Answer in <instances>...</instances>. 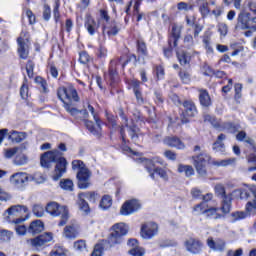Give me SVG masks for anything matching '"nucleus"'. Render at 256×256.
<instances>
[{
	"instance_id": "nucleus-1",
	"label": "nucleus",
	"mask_w": 256,
	"mask_h": 256,
	"mask_svg": "<svg viewBox=\"0 0 256 256\" xmlns=\"http://www.w3.org/2000/svg\"><path fill=\"white\" fill-rule=\"evenodd\" d=\"M56 162V167L53 174V180L59 181L65 173H67V160L63 158V154L59 150L45 152L41 156L40 163L43 167L48 169L51 163Z\"/></svg>"
},
{
	"instance_id": "nucleus-2",
	"label": "nucleus",
	"mask_w": 256,
	"mask_h": 256,
	"mask_svg": "<svg viewBox=\"0 0 256 256\" xmlns=\"http://www.w3.org/2000/svg\"><path fill=\"white\" fill-rule=\"evenodd\" d=\"M58 98L62 103H64V107L70 115L75 117V115H79V111L77 108L73 107L71 103L73 101L75 103L79 102V95L77 94V90L73 85H68L66 87H60L57 92Z\"/></svg>"
},
{
	"instance_id": "nucleus-3",
	"label": "nucleus",
	"mask_w": 256,
	"mask_h": 256,
	"mask_svg": "<svg viewBox=\"0 0 256 256\" xmlns=\"http://www.w3.org/2000/svg\"><path fill=\"white\" fill-rule=\"evenodd\" d=\"M129 233V226L125 223H117L112 226V232L107 238L109 247H117V245H123L125 235Z\"/></svg>"
},
{
	"instance_id": "nucleus-4",
	"label": "nucleus",
	"mask_w": 256,
	"mask_h": 256,
	"mask_svg": "<svg viewBox=\"0 0 256 256\" xmlns=\"http://www.w3.org/2000/svg\"><path fill=\"white\" fill-rule=\"evenodd\" d=\"M72 169L77 170V179L79 189H87L91 185V172L81 160H74L72 162Z\"/></svg>"
},
{
	"instance_id": "nucleus-5",
	"label": "nucleus",
	"mask_w": 256,
	"mask_h": 256,
	"mask_svg": "<svg viewBox=\"0 0 256 256\" xmlns=\"http://www.w3.org/2000/svg\"><path fill=\"white\" fill-rule=\"evenodd\" d=\"M29 181H35L36 183L41 184L45 183V177H43L41 174L31 176L25 172H17L10 177V183L18 189L25 187Z\"/></svg>"
},
{
	"instance_id": "nucleus-6",
	"label": "nucleus",
	"mask_w": 256,
	"mask_h": 256,
	"mask_svg": "<svg viewBox=\"0 0 256 256\" xmlns=\"http://www.w3.org/2000/svg\"><path fill=\"white\" fill-rule=\"evenodd\" d=\"M45 210L51 217L61 216V220L58 224L59 227L67 225V221H69V208H67V206H61L57 202H50L46 205Z\"/></svg>"
},
{
	"instance_id": "nucleus-7",
	"label": "nucleus",
	"mask_w": 256,
	"mask_h": 256,
	"mask_svg": "<svg viewBox=\"0 0 256 256\" xmlns=\"http://www.w3.org/2000/svg\"><path fill=\"white\" fill-rule=\"evenodd\" d=\"M157 163L159 165H162V167H165V165H167V163H165V161L160 157H154L152 160H147L146 169L150 173V177L152 179H155V173H157L159 177H161V179H163L164 181H168L169 176L167 175V170L159 167L155 168V164Z\"/></svg>"
},
{
	"instance_id": "nucleus-8",
	"label": "nucleus",
	"mask_w": 256,
	"mask_h": 256,
	"mask_svg": "<svg viewBox=\"0 0 256 256\" xmlns=\"http://www.w3.org/2000/svg\"><path fill=\"white\" fill-rule=\"evenodd\" d=\"M51 241H53V233L45 232L35 238L29 239L27 243L33 251H43Z\"/></svg>"
},
{
	"instance_id": "nucleus-9",
	"label": "nucleus",
	"mask_w": 256,
	"mask_h": 256,
	"mask_svg": "<svg viewBox=\"0 0 256 256\" xmlns=\"http://www.w3.org/2000/svg\"><path fill=\"white\" fill-rule=\"evenodd\" d=\"M192 159L197 173L200 174L201 177H205V175H207V164L211 163V156L207 152L202 151L197 156H193Z\"/></svg>"
},
{
	"instance_id": "nucleus-10",
	"label": "nucleus",
	"mask_w": 256,
	"mask_h": 256,
	"mask_svg": "<svg viewBox=\"0 0 256 256\" xmlns=\"http://www.w3.org/2000/svg\"><path fill=\"white\" fill-rule=\"evenodd\" d=\"M215 193L218 195V197H221L222 200V206H221V213L223 215H227V213H231V193L229 195L225 194V187L222 184H217L215 186Z\"/></svg>"
},
{
	"instance_id": "nucleus-11",
	"label": "nucleus",
	"mask_w": 256,
	"mask_h": 256,
	"mask_svg": "<svg viewBox=\"0 0 256 256\" xmlns=\"http://www.w3.org/2000/svg\"><path fill=\"white\" fill-rule=\"evenodd\" d=\"M231 195L234 199H256V186H247L244 189H236Z\"/></svg>"
},
{
	"instance_id": "nucleus-12",
	"label": "nucleus",
	"mask_w": 256,
	"mask_h": 256,
	"mask_svg": "<svg viewBox=\"0 0 256 256\" xmlns=\"http://www.w3.org/2000/svg\"><path fill=\"white\" fill-rule=\"evenodd\" d=\"M184 247L191 255H201L203 253V242L196 238H189L184 242Z\"/></svg>"
},
{
	"instance_id": "nucleus-13",
	"label": "nucleus",
	"mask_w": 256,
	"mask_h": 256,
	"mask_svg": "<svg viewBox=\"0 0 256 256\" xmlns=\"http://www.w3.org/2000/svg\"><path fill=\"white\" fill-rule=\"evenodd\" d=\"M159 233V226L154 222H146L141 227L140 235L143 239H153Z\"/></svg>"
},
{
	"instance_id": "nucleus-14",
	"label": "nucleus",
	"mask_w": 256,
	"mask_h": 256,
	"mask_svg": "<svg viewBox=\"0 0 256 256\" xmlns=\"http://www.w3.org/2000/svg\"><path fill=\"white\" fill-rule=\"evenodd\" d=\"M86 111H89L94 118L96 125H93V122H86V127L93 135H99L101 133V123L99 122V118L97 117V112H95V108L91 106V104H87Z\"/></svg>"
},
{
	"instance_id": "nucleus-15",
	"label": "nucleus",
	"mask_w": 256,
	"mask_h": 256,
	"mask_svg": "<svg viewBox=\"0 0 256 256\" xmlns=\"http://www.w3.org/2000/svg\"><path fill=\"white\" fill-rule=\"evenodd\" d=\"M28 211L29 209L26 206L15 205L8 208L4 215L10 223H13V219H16L15 217H18L19 219L21 218V215L28 213Z\"/></svg>"
},
{
	"instance_id": "nucleus-16",
	"label": "nucleus",
	"mask_w": 256,
	"mask_h": 256,
	"mask_svg": "<svg viewBox=\"0 0 256 256\" xmlns=\"http://www.w3.org/2000/svg\"><path fill=\"white\" fill-rule=\"evenodd\" d=\"M18 42V53L21 59H26L29 56V38H27V34L22 32L20 37L17 39Z\"/></svg>"
},
{
	"instance_id": "nucleus-17",
	"label": "nucleus",
	"mask_w": 256,
	"mask_h": 256,
	"mask_svg": "<svg viewBox=\"0 0 256 256\" xmlns=\"http://www.w3.org/2000/svg\"><path fill=\"white\" fill-rule=\"evenodd\" d=\"M251 21V14L249 12H241L237 18L236 29H254L256 31V26H251L249 23Z\"/></svg>"
},
{
	"instance_id": "nucleus-18",
	"label": "nucleus",
	"mask_w": 256,
	"mask_h": 256,
	"mask_svg": "<svg viewBox=\"0 0 256 256\" xmlns=\"http://www.w3.org/2000/svg\"><path fill=\"white\" fill-rule=\"evenodd\" d=\"M204 123H210L212 127L215 129H218L219 131H223L224 129H233V123L227 122V123H221L220 120H217L215 116H211L209 114L204 115Z\"/></svg>"
},
{
	"instance_id": "nucleus-19",
	"label": "nucleus",
	"mask_w": 256,
	"mask_h": 256,
	"mask_svg": "<svg viewBox=\"0 0 256 256\" xmlns=\"http://www.w3.org/2000/svg\"><path fill=\"white\" fill-rule=\"evenodd\" d=\"M141 209V203H139L137 200H129L126 201L120 210L121 215H132V213H135V211H139Z\"/></svg>"
},
{
	"instance_id": "nucleus-20",
	"label": "nucleus",
	"mask_w": 256,
	"mask_h": 256,
	"mask_svg": "<svg viewBox=\"0 0 256 256\" xmlns=\"http://www.w3.org/2000/svg\"><path fill=\"white\" fill-rule=\"evenodd\" d=\"M183 106L185 108V113L182 117V123H189V118L187 117H195L197 114V108L195 107V104L193 102L185 101L183 103Z\"/></svg>"
},
{
	"instance_id": "nucleus-21",
	"label": "nucleus",
	"mask_w": 256,
	"mask_h": 256,
	"mask_svg": "<svg viewBox=\"0 0 256 256\" xmlns=\"http://www.w3.org/2000/svg\"><path fill=\"white\" fill-rule=\"evenodd\" d=\"M206 243L212 251H225V242L223 239L217 238L214 240L213 237H209Z\"/></svg>"
},
{
	"instance_id": "nucleus-22",
	"label": "nucleus",
	"mask_w": 256,
	"mask_h": 256,
	"mask_svg": "<svg viewBox=\"0 0 256 256\" xmlns=\"http://www.w3.org/2000/svg\"><path fill=\"white\" fill-rule=\"evenodd\" d=\"M45 230V224L41 220L32 221L28 227V233L37 235Z\"/></svg>"
},
{
	"instance_id": "nucleus-23",
	"label": "nucleus",
	"mask_w": 256,
	"mask_h": 256,
	"mask_svg": "<svg viewBox=\"0 0 256 256\" xmlns=\"http://www.w3.org/2000/svg\"><path fill=\"white\" fill-rule=\"evenodd\" d=\"M25 218H16L12 220V223L15 224L14 229L17 235L23 236L27 234V227L23 225Z\"/></svg>"
},
{
	"instance_id": "nucleus-24",
	"label": "nucleus",
	"mask_w": 256,
	"mask_h": 256,
	"mask_svg": "<svg viewBox=\"0 0 256 256\" xmlns=\"http://www.w3.org/2000/svg\"><path fill=\"white\" fill-rule=\"evenodd\" d=\"M164 144L168 145V147H174L175 149H185V144L177 137H166Z\"/></svg>"
},
{
	"instance_id": "nucleus-25",
	"label": "nucleus",
	"mask_w": 256,
	"mask_h": 256,
	"mask_svg": "<svg viewBox=\"0 0 256 256\" xmlns=\"http://www.w3.org/2000/svg\"><path fill=\"white\" fill-rule=\"evenodd\" d=\"M119 31H121V26H119L117 22H112L104 27V32L107 33L109 37H115Z\"/></svg>"
},
{
	"instance_id": "nucleus-26",
	"label": "nucleus",
	"mask_w": 256,
	"mask_h": 256,
	"mask_svg": "<svg viewBox=\"0 0 256 256\" xmlns=\"http://www.w3.org/2000/svg\"><path fill=\"white\" fill-rule=\"evenodd\" d=\"M13 161L15 165H26L27 161H29V158H27V155L25 152H23V148H18Z\"/></svg>"
},
{
	"instance_id": "nucleus-27",
	"label": "nucleus",
	"mask_w": 256,
	"mask_h": 256,
	"mask_svg": "<svg viewBox=\"0 0 256 256\" xmlns=\"http://www.w3.org/2000/svg\"><path fill=\"white\" fill-rule=\"evenodd\" d=\"M85 28L87 29L89 35H95V31L99 29V25L95 22L92 17H87L85 21Z\"/></svg>"
},
{
	"instance_id": "nucleus-28",
	"label": "nucleus",
	"mask_w": 256,
	"mask_h": 256,
	"mask_svg": "<svg viewBox=\"0 0 256 256\" xmlns=\"http://www.w3.org/2000/svg\"><path fill=\"white\" fill-rule=\"evenodd\" d=\"M225 139V134H220L216 142H214L213 144V150L217 151L218 153H225V144H223V141H225Z\"/></svg>"
},
{
	"instance_id": "nucleus-29",
	"label": "nucleus",
	"mask_w": 256,
	"mask_h": 256,
	"mask_svg": "<svg viewBox=\"0 0 256 256\" xmlns=\"http://www.w3.org/2000/svg\"><path fill=\"white\" fill-rule=\"evenodd\" d=\"M79 234L77 225H70L64 228V237L67 239H75Z\"/></svg>"
},
{
	"instance_id": "nucleus-30",
	"label": "nucleus",
	"mask_w": 256,
	"mask_h": 256,
	"mask_svg": "<svg viewBox=\"0 0 256 256\" xmlns=\"http://www.w3.org/2000/svg\"><path fill=\"white\" fill-rule=\"evenodd\" d=\"M199 101L203 107H209L211 105V96L207 90H199Z\"/></svg>"
},
{
	"instance_id": "nucleus-31",
	"label": "nucleus",
	"mask_w": 256,
	"mask_h": 256,
	"mask_svg": "<svg viewBox=\"0 0 256 256\" xmlns=\"http://www.w3.org/2000/svg\"><path fill=\"white\" fill-rule=\"evenodd\" d=\"M172 37L173 43L170 42V49L177 46V41H179V37H181V26L174 24L172 27Z\"/></svg>"
},
{
	"instance_id": "nucleus-32",
	"label": "nucleus",
	"mask_w": 256,
	"mask_h": 256,
	"mask_svg": "<svg viewBox=\"0 0 256 256\" xmlns=\"http://www.w3.org/2000/svg\"><path fill=\"white\" fill-rule=\"evenodd\" d=\"M26 138H27V134L25 132L12 131L9 134V139L13 143H21V141H25Z\"/></svg>"
},
{
	"instance_id": "nucleus-33",
	"label": "nucleus",
	"mask_w": 256,
	"mask_h": 256,
	"mask_svg": "<svg viewBox=\"0 0 256 256\" xmlns=\"http://www.w3.org/2000/svg\"><path fill=\"white\" fill-rule=\"evenodd\" d=\"M235 163H237V158H228L224 160L213 161L212 165L215 167H229L231 165H235Z\"/></svg>"
},
{
	"instance_id": "nucleus-34",
	"label": "nucleus",
	"mask_w": 256,
	"mask_h": 256,
	"mask_svg": "<svg viewBox=\"0 0 256 256\" xmlns=\"http://www.w3.org/2000/svg\"><path fill=\"white\" fill-rule=\"evenodd\" d=\"M111 205H113V199H111V196L104 195L99 204L100 209L107 211V209H110Z\"/></svg>"
},
{
	"instance_id": "nucleus-35",
	"label": "nucleus",
	"mask_w": 256,
	"mask_h": 256,
	"mask_svg": "<svg viewBox=\"0 0 256 256\" xmlns=\"http://www.w3.org/2000/svg\"><path fill=\"white\" fill-rule=\"evenodd\" d=\"M219 211H221V207L220 208H208L206 210V217H211L212 219H221V217H223V212L222 214L219 213Z\"/></svg>"
},
{
	"instance_id": "nucleus-36",
	"label": "nucleus",
	"mask_w": 256,
	"mask_h": 256,
	"mask_svg": "<svg viewBox=\"0 0 256 256\" xmlns=\"http://www.w3.org/2000/svg\"><path fill=\"white\" fill-rule=\"evenodd\" d=\"M243 219H247V213L244 211H236L230 215L231 223H237V221H243Z\"/></svg>"
},
{
	"instance_id": "nucleus-37",
	"label": "nucleus",
	"mask_w": 256,
	"mask_h": 256,
	"mask_svg": "<svg viewBox=\"0 0 256 256\" xmlns=\"http://www.w3.org/2000/svg\"><path fill=\"white\" fill-rule=\"evenodd\" d=\"M178 173H184L187 177H191L195 174V170L193 166L180 164L178 165Z\"/></svg>"
},
{
	"instance_id": "nucleus-38",
	"label": "nucleus",
	"mask_w": 256,
	"mask_h": 256,
	"mask_svg": "<svg viewBox=\"0 0 256 256\" xmlns=\"http://www.w3.org/2000/svg\"><path fill=\"white\" fill-rule=\"evenodd\" d=\"M78 199H87L90 203L97 201V193L95 192H82L78 194Z\"/></svg>"
},
{
	"instance_id": "nucleus-39",
	"label": "nucleus",
	"mask_w": 256,
	"mask_h": 256,
	"mask_svg": "<svg viewBox=\"0 0 256 256\" xmlns=\"http://www.w3.org/2000/svg\"><path fill=\"white\" fill-rule=\"evenodd\" d=\"M177 58L179 60L180 65H187L189 61H191V56L187 52H178L177 53Z\"/></svg>"
},
{
	"instance_id": "nucleus-40",
	"label": "nucleus",
	"mask_w": 256,
	"mask_h": 256,
	"mask_svg": "<svg viewBox=\"0 0 256 256\" xmlns=\"http://www.w3.org/2000/svg\"><path fill=\"white\" fill-rule=\"evenodd\" d=\"M199 11L203 17H207V15H209V2L205 0H200Z\"/></svg>"
},
{
	"instance_id": "nucleus-41",
	"label": "nucleus",
	"mask_w": 256,
	"mask_h": 256,
	"mask_svg": "<svg viewBox=\"0 0 256 256\" xmlns=\"http://www.w3.org/2000/svg\"><path fill=\"white\" fill-rule=\"evenodd\" d=\"M74 249L79 253H85L87 251V242L85 240H77L74 242Z\"/></svg>"
},
{
	"instance_id": "nucleus-42",
	"label": "nucleus",
	"mask_w": 256,
	"mask_h": 256,
	"mask_svg": "<svg viewBox=\"0 0 256 256\" xmlns=\"http://www.w3.org/2000/svg\"><path fill=\"white\" fill-rule=\"evenodd\" d=\"M60 187L61 189H63L64 191H73V180L71 179H63L60 181Z\"/></svg>"
},
{
	"instance_id": "nucleus-43",
	"label": "nucleus",
	"mask_w": 256,
	"mask_h": 256,
	"mask_svg": "<svg viewBox=\"0 0 256 256\" xmlns=\"http://www.w3.org/2000/svg\"><path fill=\"white\" fill-rule=\"evenodd\" d=\"M32 212L35 217L41 218L45 215V208L41 204H36L33 206Z\"/></svg>"
},
{
	"instance_id": "nucleus-44",
	"label": "nucleus",
	"mask_w": 256,
	"mask_h": 256,
	"mask_svg": "<svg viewBox=\"0 0 256 256\" xmlns=\"http://www.w3.org/2000/svg\"><path fill=\"white\" fill-rule=\"evenodd\" d=\"M128 128V133L132 139V141H137V139L139 138V128L135 125L133 126H126Z\"/></svg>"
},
{
	"instance_id": "nucleus-45",
	"label": "nucleus",
	"mask_w": 256,
	"mask_h": 256,
	"mask_svg": "<svg viewBox=\"0 0 256 256\" xmlns=\"http://www.w3.org/2000/svg\"><path fill=\"white\" fill-rule=\"evenodd\" d=\"M50 256H67V250L61 246H55L51 251Z\"/></svg>"
},
{
	"instance_id": "nucleus-46",
	"label": "nucleus",
	"mask_w": 256,
	"mask_h": 256,
	"mask_svg": "<svg viewBox=\"0 0 256 256\" xmlns=\"http://www.w3.org/2000/svg\"><path fill=\"white\" fill-rule=\"evenodd\" d=\"M207 204L206 203H200L196 207H194V211L196 215H206L207 214Z\"/></svg>"
},
{
	"instance_id": "nucleus-47",
	"label": "nucleus",
	"mask_w": 256,
	"mask_h": 256,
	"mask_svg": "<svg viewBox=\"0 0 256 256\" xmlns=\"http://www.w3.org/2000/svg\"><path fill=\"white\" fill-rule=\"evenodd\" d=\"M137 51L138 53H141L142 55H147V45L145 44V41L142 39H139L137 41Z\"/></svg>"
},
{
	"instance_id": "nucleus-48",
	"label": "nucleus",
	"mask_w": 256,
	"mask_h": 256,
	"mask_svg": "<svg viewBox=\"0 0 256 256\" xmlns=\"http://www.w3.org/2000/svg\"><path fill=\"white\" fill-rule=\"evenodd\" d=\"M246 211L250 215H255V213H256V198H254L253 201H250L246 204Z\"/></svg>"
},
{
	"instance_id": "nucleus-49",
	"label": "nucleus",
	"mask_w": 256,
	"mask_h": 256,
	"mask_svg": "<svg viewBox=\"0 0 256 256\" xmlns=\"http://www.w3.org/2000/svg\"><path fill=\"white\" fill-rule=\"evenodd\" d=\"M17 151H19L18 147L5 149L4 150V157L6 159H11L12 157H15L17 155Z\"/></svg>"
},
{
	"instance_id": "nucleus-50",
	"label": "nucleus",
	"mask_w": 256,
	"mask_h": 256,
	"mask_svg": "<svg viewBox=\"0 0 256 256\" xmlns=\"http://www.w3.org/2000/svg\"><path fill=\"white\" fill-rule=\"evenodd\" d=\"M78 205L81 211H83L84 213H89V203H87L84 198H79Z\"/></svg>"
},
{
	"instance_id": "nucleus-51",
	"label": "nucleus",
	"mask_w": 256,
	"mask_h": 256,
	"mask_svg": "<svg viewBox=\"0 0 256 256\" xmlns=\"http://www.w3.org/2000/svg\"><path fill=\"white\" fill-rule=\"evenodd\" d=\"M130 255L132 256H143L145 255V250L142 247H135L129 250Z\"/></svg>"
},
{
	"instance_id": "nucleus-52",
	"label": "nucleus",
	"mask_w": 256,
	"mask_h": 256,
	"mask_svg": "<svg viewBox=\"0 0 256 256\" xmlns=\"http://www.w3.org/2000/svg\"><path fill=\"white\" fill-rule=\"evenodd\" d=\"M229 31V27L225 23H219L218 24V32L222 37H225Z\"/></svg>"
},
{
	"instance_id": "nucleus-53",
	"label": "nucleus",
	"mask_w": 256,
	"mask_h": 256,
	"mask_svg": "<svg viewBox=\"0 0 256 256\" xmlns=\"http://www.w3.org/2000/svg\"><path fill=\"white\" fill-rule=\"evenodd\" d=\"M201 72L203 75H206L207 77H211V75L214 74L213 69L208 64H204L201 68Z\"/></svg>"
},
{
	"instance_id": "nucleus-54",
	"label": "nucleus",
	"mask_w": 256,
	"mask_h": 256,
	"mask_svg": "<svg viewBox=\"0 0 256 256\" xmlns=\"http://www.w3.org/2000/svg\"><path fill=\"white\" fill-rule=\"evenodd\" d=\"M203 43L207 53H213V47H211V38H209V36L204 37Z\"/></svg>"
},
{
	"instance_id": "nucleus-55",
	"label": "nucleus",
	"mask_w": 256,
	"mask_h": 256,
	"mask_svg": "<svg viewBox=\"0 0 256 256\" xmlns=\"http://www.w3.org/2000/svg\"><path fill=\"white\" fill-rule=\"evenodd\" d=\"M2 241H11V237H13V232L9 230H3L0 234Z\"/></svg>"
},
{
	"instance_id": "nucleus-56",
	"label": "nucleus",
	"mask_w": 256,
	"mask_h": 256,
	"mask_svg": "<svg viewBox=\"0 0 256 256\" xmlns=\"http://www.w3.org/2000/svg\"><path fill=\"white\" fill-rule=\"evenodd\" d=\"M35 83L40 85L43 93H47V82L45 80H43L41 77H36L35 78Z\"/></svg>"
},
{
	"instance_id": "nucleus-57",
	"label": "nucleus",
	"mask_w": 256,
	"mask_h": 256,
	"mask_svg": "<svg viewBox=\"0 0 256 256\" xmlns=\"http://www.w3.org/2000/svg\"><path fill=\"white\" fill-rule=\"evenodd\" d=\"M164 157H166V159L169 161H177V153L171 150H166L164 152Z\"/></svg>"
},
{
	"instance_id": "nucleus-58",
	"label": "nucleus",
	"mask_w": 256,
	"mask_h": 256,
	"mask_svg": "<svg viewBox=\"0 0 256 256\" xmlns=\"http://www.w3.org/2000/svg\"><path fill=\"white\" fill-rule=\"evenodd\" d=\"M20 97L23 99H27L29 97V86L27 84H23L20 88Z\"/></svg>"
},
{
	"instance_id": "nucleus-59",
	"label": "nucleus",
	"mask_w": 256,
	"mask_h": 256,
	"mask_svg": "<svg viewBox=\"0 0 256 256\" xmlns=\"http://www.w3.org/2000/svg\"><path fill=\"white\" fill-rule=\"evenodd\" d=\"M90 59H91V58L89 57V54H87V52H81V53H80L79 61H80V63H82L83 65H86V63H89Z\"/></svg>"
},
{
	"instance_id": "nucleus-60",
	"label": "nucleus",
	"mask_w": 256,
	"mask_h": 256,
	"mask_svg": "<svg viewBox=\"0 0 256 256\" xmlns=\"http://www.w3.org/2000/svg\"><path fill=\"white\" fill-rule=\"evenodd\" d=\"M180 78L186 85L191 83V75L187 72H180Z\"/></svg>"
},
{
	"instance_id": "nucleus-61",
	"label": "nucleus",
	"mask_w": 256,
	"mask_h": 256,
	"mask_svg": "<svg viewBox=\"0 0 256 256\" xmlns=\"http://www.w3.org/2000/svg\"><path fill=\"white\" fill-rule=\"evenodd\" d=\"M43 18L45 21H49V19H51V7L48 5L44 6Z\"/></svg>"
},
{
	"instance_id": "nucleus-62",
	"label": "nucleus",
	"mask_w": 256,
	"mask_h": 256,
	"mask_svg": "<svg viewBox=\"0 0 256 256\" xmlns=\"http://www.w3.org/2000/svg\"><path fill=\"white\" fill-rule=\"evenodd\" d=\"M244 141H245V143H247L250 146L252 151L254 153H256V143H255V140L253 138L247 137Z\"/></svg>"
},
{
	"instance_id": "nucleus-63",
	"label": "nucleus",
	"mask_w": 256,
	"mask_h": 256,
	"mask_svg": "<svg viewBox=\"0 0 256 256\" xmlns=\"http://www.w3.org/2000/svg\"><path fill=\"white\" fill-rule=\"evenodd\" d=\"M243 255V249L239 248L235 251L233 250H229L227 252V255L226 256H242Z\"/></svg>"
},
{
	"instance_id": "nucleus-64",
	"label": "nucleus",
	"mask_w": 256,
	"mask_h": 256,
	"mask_svg": "<svg viewBox=\"0 0 256 256\" xmlns=\"http://www.w3.org/2000/svg\"><path fill=\"white\" fill-rule=\"evenodd\" d=\"M101 253H103V248L101 247V245L97 244L94 247V250H93L91 256H101Z\"/></svg>"
}]
</instances>
